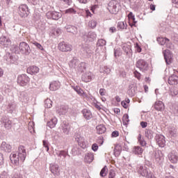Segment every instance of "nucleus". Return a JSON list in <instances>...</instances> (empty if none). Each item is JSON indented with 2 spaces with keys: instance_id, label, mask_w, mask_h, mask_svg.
I'll use <instances>...</instances> for the list:
<instances>
[{
  "instance_id": "nucleus-39",
  "label": "nucleus",
  "mask_w": 178,
  "mask_h": 178,
  "mask_svg": "<svg viewBox=\"0 0 178 178\" xmlns=\"http://www.w3.org/2000/svg\"><path fill=\"white\" fill-rule=\"evenodd\" d=\"M56 154L57 156H59V158H62V156H63V158L65 159L67 156V152L65 150L58 151Z\"/></svg>"
},
{
  "instance_id": "nucleus-43",
  "label": "nucleus",
  "mask_w": 178,
  "mask_h": 178,
  "mask_svg": "<svg viewBox=\"0 0 178 178\" xmlns=\"http://www.w3.org/2000/svg\"><path fill=\"white\" fill-rule=\"evenodd\" d=\"M45 108H52V101L50 99H47L44 101Z\"/></svg>"
},
{
  "instance_id": "nucleus-22",
  "label": "nucleus",
  "mask_w": 178,
  "mask_h": 178,
  "mask_svg": "<svg viewBox=\"0 0 178 178\" xmlns=\"http://www.w3.org/2000/svg\"><path fill=\"white\" fill-rule=\"evenodd\" d=\"M69 107L67 106L62 105L57 110V113L59 115H66L67 113V110Z\"/></svg>"
},
{
  "instance_id": "nucleus-26",
  "label": "nucleus",
  "mask_w": 178,
  "mask_h": 178,
  "mask_svg": "<svg viewBox=\"0 0 178 178\" xmlns=\"http://www.w3.org/2000/svg\"><path fill=\"white\" fill-rule=\"evenodd\" d=\"M59 170V165L58 164L51 163L50 164V171L53 175H57L58 172Z\"/></svg>"
},
{
  "instance_id": "nucleus-2",
  "label": "nucleus",
  "mask_w": 178,
  "mask_h": 178,
  "mask_svg": "<svg viewBox=\"0 0 178 178\" xmlns=\"http://www.w3.org/2000/svg\"><path fill=\"white\" fill-rule=\"evenodd\" d=\"M71 69H74L76 72H83L86 70V63H80V60L76 58H74L69 63Z\"/></svg>"
},
{
  "instance_id": "nucleus-52",
  "label": "nucleus",
  "mask_w": 178,
  "mask_h": 178,
  "mask_svg": "<svg viewBox=\"0 0 178 178\" xmlns=\"http://www.w3.org/2000/svg\"><path fill=\"white\" fill-rule=\"evenodd\" d=\"M134 76L136 79H138V80H140V79H141V74H140V72H138L137 70L134 72Z\"/></svg>"
},
{
  "instance_id": "nucleus-63",
  "label": "nucleus",
  "mask_w": 178,
  "mask_h": 178,
  "mask_svg": "<svg viewBox=\"0 0 178 178\" xmlns=\"http://www.w3.org/2000/svg\"><path fill=\"white\" fill-rule=\"evenodd\" d=\"M104 72L106 73L107 74L108 73H111V69L108 68L107 67H104Z\"/></svg>"
},
{
  "instance_id": "nucleus-11",
  "label": "nucleus",
  "mask_w": 178,
  "mask_h": 178,
  "mask_svg": "<svg viewBox=\"0 0 178 178\" xmlns=\"http://www.w3.org/2000/svg\"><path fill=\"white\" fill-rule=\"evenodd\" d=\"M164 59L167 65H170L173 62V54L169 50H165L163 51Z\"/></svg>"
},
{
  "instance_id": "nucleus-28",
  "label": "nucleus",
  "mask_w": 178,
  "mask_h": 178,
  "mask_svg": "<svg viewBox=\"0 0 178 178\" xmlns=\"http://www.w3.org/2000/svg\"><path fill=\"white\" fill-rule=\"evenodd\" d=\"M56 123H58V119L56 118H53L50 121L47 122V126L50 129H54L56 126Z\"/></svg>"
},
{
  "instance_id": "nucleus-10",
  "label": "nucleus",
  "mask_w": 178,
  "mask_h": 178,
  "mask_svg": "<svg viewBox=\"0 0 178 178\" xmlns=\"http://www.w3.org/2000/svg\"><path fill=\"white\" fill-rule=\"evenodd\" d=\"M46 16L47 19H52L53 20H59L62 17V13L56 11H49Z\"/></svg>"
},
{
  "instance_id": "nucleus-13",
  "label": "nucleus",
  "mask_w": 178,
  "mask_h": 178,
  "mask_svg": "<svg viewBox=\"0 0 178 178\" xmlns=\"http://www.w3.org/2000/svg\"><path fill=\"white\" fill-rule=\"evenodd\" d=\"M1 122L7 130H10V129H12V120L7 117H3Z\"/></svg>"
},
{
  "instance_id": "nucleus-32",
  "label": "nucleus",
  "mask_w": 178,
  "mask_h": 178,
  "mask_svg": "<svg viewBox=\"0 0 178 178\" xmlns=\"http://www.w3.org/2000/svg\"><path fill=\"white\" fill-rule=\"evenodd\" d=\"M145 136L148 140H152L154 138V132L150 129H145Z\"/></svg>"
},
{
  "instance_id": "nucleus-38",
  "label": "nucleus",
  "mask_w": 178,
  "mask_h": 178,
  "mask_svg": "<svg viewBox=\"0 0 178 178\" xmlns=\"http://www.w3.org/2000/svg\"><path fill=\"white\" fill-rule=\"evenodd\" d=\"M118 29L119 30H124L127 29V24L125 22H120L118 23Z\"/></svg>"
},
{
  "instance_id": "nucleus-57",
  "label": "nucleus",
  "mask_w": 178,
  "mask_h": 178,
  "mask_svg": "<svg viewBox=\"0 0 178 178\" xmlns=\"http://www.w3.org/2000/svg\"><path fill=\"white\" fill-rule=\"evenodd\" d=\"M135 48H136V51H137V52H141V47H140V45H138V43L136 44Z\"/></svg>"
},
{
  "instance_id": "nucleus-34",
  "label": "nucleus",
  "mask_w": 178,
  "mask_h": 178,
  "mask_svg": "<svg viewBox=\"0 0 178 178\" xmlns=\"http://www.w3.org/2000/svg\"><path fill=\"white\" fill-rule=\"evenodd\" d=\"M143 148L140 146H135L133 152L135 155H141L143 154Z\"/></svg>"
},
{
  "instance_id": "nucleus-6",
  "label": "nucleus",
  "mask_w": 178,
  "mask_h": 178,
  "mask_svg": "<svg viewBox=\"0 0 178 178\" xmlns=\"http://www.w3.org/2000/svg\"><path fill=\"white\" fill-rule=\"evenodd\" d=\"M18 13L21 17H27L30 15L29 7L26 4H22L18 8Z\"/></svg>"
},
{
  "instance_id": "nucleus-27",
  "label": "nucleus",
  "mask_w": 178,
  "mask_h": 178,
  "mask_svg": "<svg viewBox=\"0 0 178 178\" xmlns=\"http://www.w3.org/2000/svg\"><path fill=\"white\" fill-rule=\"evenodd\" d=\"M84 159L86 163H91V162L94 161V154H92V153H86Z\"/></svg>"
},
{
  "instance_id": "nucleus-35",
  "label": "nucleus",
  "mask_w": 178,
  "mask_h": 178,
  "mask_svg": "<svg viewBox=\"0 0 178 178\" xmlns=\"http://www.w3.org/2000/svg\"><path fill=\"white\" fill-rule=\"evenodd\" d=\"M20 98L23 102H27L30 99L29 95L26 92H22L20 94Z\"/></svg>"
},
{
  "instance_id": "nucleus-50",
  "label": "nucleus",
  "mask_w": 178,
  "mask_h": 178,
  "mask_svg": "<svg viewBox=\"0 0 178 178\" xmlns=\"http://www.w3.org/2000/svg\"><path fill=\"white\" fill-rule=\"evenodd\" d=\"M65 13H68V14H73V15H76V10H74L73 8H69V9H67L65 10Z\"/></svg>"
},
{
  "instance_id": "nucleus-14",
  "label": "nucleus",
  "mask_w": 178,
  "mask_h": 178,
  "mask_svg": "<svg viewBox=\"0 0 178 178\" xmlns=\"http://www.w3.org/2000/svg\"><path fill=\"white\" fill-rule=\"evenodd\" d=\"M159 147L163 148L166 144V140H165V136L163 135H156L155 138Z\"/></svg>"
},
{
  "instance_id": "nucleus-33",
  "label": "nucleus",
  "mask_w": 178,
  "mask_h": 178,
  "mask_svg": "<svg viewBox=\"0 0 178 178\" xmlns=\"http://www.w3.org/2000/svg\"><path fill=\"white\" fill-rule=\"evenodd\" d=\"M87 38L88 41L92 42L97 38V34H95V32L90 31L88 33Z\"/></svg>"
},
{
  "instance_id": "nucleus-46",
  "label": "nucleus",
  "mask_w": 178,
  "mask_h": 178,
  "mask_svg": "<svg viewBox=\"0 0 178 178\" xmlns=\"http://www.w3.org/2000/svg\"><path fill=\"white\" fill-rule=\"evenodd\" d=\"M40 19H41V15H40V13H35L33 14V20H35V22H38V20H40Z\"/></svg>"
},
{
  "instance_id": "nucleus-25",
  "label": "nucleus",
  "mask_w": 178,
  "mask_h": 178,
  "mask_svg": "<svg viewBox=\"0 0 178 178\" xmlns=\"http://www.w3.org/2000/svg\"><path fill=\"white\" fill-rule=\"evenodd\" d=\"M65 29L67 30V33H72V34L77 33V28L74 26L67 25L65 26Z\"/></svg>"
},
{
  "instance_id": "nucleus-47",
  "label": "nucleus",
  "mask_w": 178,
  "mask_h": 178,
  "mask_svg": "<svg viewBox=\"0 0 178 178\" xmlns=\"http://www.w3.org/2000/svg\"><path fill=\"white\" fill-rule=\"evenodd\" d=\"M89 26L90 27H91L92 29H95V27H97V21L95 20H91L89 22Z\"/></svg>"
},
{
  "instance_id": "nucleus-37",
  "label": "nucleus",
  "mask_w": 178,
  "mask_h": 178,
  "mask_svg": "<svg viewBox=\"0 0 178 178\" xmlns=\"http://www.w3.org/2000/svg\"><path fill=\"white\" fill-rule=\"evenodd\" d=\"M76 141L83 148H86V145H84V138L81 136H77L76 138Z\"/></svg>"
},
{
  "instance_id": "nucleus-15",
  "label": "nucleus",
  "mask_w": 178,
  "mask_h": 178,
  "mask_svg": "<svg viewBox=\"0 0 178 178\" xmlns=\"http://www.w3.org/2000/svg\"><path fill=\"white\" fill-rule=\"evenodd\" d=\"M60 129L64 134H69V132L70 131V124H69V122L64 121L60 124Z\"/></svg>"
},
{
  "instance_id": "nucleus-53",
  "label": "nucleus",
  "mask_w": 178,
  "mask_h": 178,
  "mask_svg": "<svg viewBox=\"0 0 178 178\" xmlns=\"http://www.w3.org/2000/svg\"><path fill=\"white\" fill-rule=\"evenodd\" d=\"M92 151H94L95 152L96 151H98V145L97 143H94L92 145Z\"/></svg>"
},
{
  "instance_id": "nucleus-55",
  "label": "nucleus",
  "mask_w": 178,
  "mask_h": 178,
  "mask_svg": "<svg viewBox=\"0 0 178 178\" xmlns=\"http://www.w3.org/2000/svg\"><path fill=\"white\" fill-rule=\"evenodd\" d=\"M131 20L133 22L132 24L129 23V25L131 26V27H133V26H136V23H137V21H136V17H132V19Z\"/></svg>"
},
{
  "instance_id": "nucleus-54",
  "label": "nucleus",
  "mask_w": 178,
  "mask_h": 178,
  "mask_svg": "<svg viewBox=\"0 0 178 178\" xmlns=\"http://www.w3.org/2000/svg\"><path fill=\"white\" fill-rule=\"evenodd\" d=\"M99 94H100V95H102V96L106 95V90H105L104 88H101V89L99 90Z\"/></svg>"
},
{
  "instance_id": "nucleus-36",
  "label": "nucleus",
  "mask_w": 178,
  "mask_h": 178,
  "mask_svg": "<svg viewBox=\"0 0 178 178\" xmlns=\"http://www.w3.org/2000/svg\"><path fill=\"white\" fill-rule=\"evenodd\" d=\"M157 42H159V44H160V45H165V44L170 42V40L166 38H158Z\"/></svg>"
},
{
  "instance_id": "nucleus-9",
  "label": "nucleus",
  "mask_w": 178,
  "mask_h": 178,
  "mask_svg": "<svg viewBox=\"0 0 178 178\" xmlns=\"http://www.w3.org/2000/svg\"><path fill=\"white\" fill-rule=\"evenodd\" d=\"M136 66L140 69L141 72H147V70H148V63L143 59L138 60L136 62Z\"/></svg>"
},
{
  "instance_id": "nucleus-8",
  "label": "nucleus",
  "mask_w": 178,
  "mask_h": 178,
  "mask_svg": "<svg viewBox=\"0 0 178 178\" xmlns=\"http://www.w3.org/2000/svg\"><path fill=\"white\" fill-rule=\"evenodd\" d=\"M58 49L61 51V52H69L72 51V45L63 41L58 44Z\"/></svg>"
},
{
  "instance_id": "nucleus-20",
  "label": "nucleus",
  "mask_w": 178,
  "mask_h": 178,
  "mask_svg": "<svg viewBox=\"0 0 178 178\" xmlns=\"http://www.w3.org/2000/svg\"><path fill=\"white\" fill-rule=\"evenodd\" d=\"M168 159L171 163H177L178 156L175 152H172L168 154Z\"/></svg>"
},
{
  "instance_id": "nucleus-31",
  "label": "nucleus",
  "mask_w": 178,
  "mask_h": 178,
  "mask_svg": "<svg viewBox=\"0 0 178 178\" xmlns=\"http://www.w3.org/2000/svg\"><path fill=\"white\" fill-rule=\"evenodd\" d=\"M155 159L157 162H159L160 161H162L163 159V154H162V152L161 150H158L155 152Z\"/></svg>"
},
{
  "instance_id": "nucleus-40",
  "label": "nucleus",
  "mask_w": 178,
  "mask_h": 178,
  "mask_svg": "<svg viewBox=\"0 0 178 178\" xmlns=\"http://www.w3.org/2000/svg\"><path fill=\"white\" fill-rule=\"evenodd\" d=\"M138 143L142 147H145L147 145V142H145V140H144V138L141 137V134L138 135Z\"/></svg>"
},
{
  "instance_id": "nucleus-41",
  "label": "nucleus",
  "mask_w": 178,
  "mask_h": 178,
  "mask_svg": "<svg viewBox=\"0 0 178 178\" xmlns=\"http://www.w3.org/2000/svg\"><path fill=\"white\" fill-rule=\"evenodd\" d=\"M106 175H108V167H106V165L102 169V170L100 172V176L102 177H105V176H106Z\"/></svg>"
},
{
  "instance_id": "nucleus-64",
  "label": "nucleus",
  "mask_w": 178,
  "mask_h": 178,
  "mask_svg": "<svg viewBox=\"0 0 178 178\" xmlns=\"http://www.w3.org/2000/svg\"><path fill=\"white\" fill-rule=\"evenodd\" d=\"M109 31L111 32V33H116V28H115V26H113V27H111Z\"/></svg>"
},
{
  "instance_id": "nucleus-4",
  "label": "nucleus",
  "mask_w": 178,
  "mask_h": 178,
  "mask_svg": "<svg viewBox=\"0 0 178 178\" xmlns=\"http://www.w3.org/2000/svg\"><path fill=\"white\" fill-rule=\"evenodd\" d=\"M137 172L140 175V176H143V177L156 178L146 166L139 165L137 168Z\"/></svg>"
},
{
  "instance_id": "nucleus-17",
  "label": "nucleus",
  "mask_w": 178,
  "mask_h": 178,
  "mask_svg": "<svg viewBox=\"0 0 178 178\" xmlns=\"http://www.w3.org/2000/svg\"><path fill=\"white\" fill-rule=\"evenodd\" d=\"M0 44L3 47H10V44H12V42L10 41V39L6 38V36H1L0 38Z\"/></svg>"
},
{
  "instance_id": "nucleus-19",
  "label": "nucleus",
  "mask_w": 178,
  "mask_h": 178,
  "mask_svg": "<svg viewBox=\"0 0 178 178\" xmlns=\"http://www.w3.org/2000/svg\"><path fill=\"white\" fill-rule=\"evenodd\" d=\"M168 84L170 86H177L178 76L176 74H172L168 78Z\"/></svg>"
},
{
  "instance_id": "nucleus-12",
  "label": "nucleus",
  "mask_w": 178,
  "mask_h": 178,
  "mask_svg": "<svg viewBox=\"0 0 178 178\" xmlns=\"http://www.w3.org/2000/svg\"><path fill=\"white\" fill-rule=\"evenodd\" d=\"M94 79V74L91 72H86L82 74L81 79L84 83H90Z\"/></svg>"
},
{
  "instance_id": "nucleus-23",
  "label": "nucleus",
  "mask_w": 178,
  "mask_h": 178,
  "mask_svg": "<svg viewBox=\"0 0 178 178\" xmlns=\"http://www.w3.org/2000/svg\"><path fill=\"white\" fill-rule=\"evenodd\" d=\"M82 113L86 120H90V119L92 118V113H91V111L87 108H84L82 111Z\"/></svg>"
},
{
  "instance_id": "nucleus-56",
  "label": "nucleus",
  "mask_w": 178,
  "mask_h": 178,
  "mask_svg": "<svg viewBox=\"0 0 178 178\" xmlns=\"http://www.w3.org/2000/svg\"><path fill=\"white\" fill-rule=\"evenodd\" d=\"M121 105L122 106H123V108H124L125 109H127V108L129 107V104L126 103V102L122 101L121 102Z\"/></svg>"
},
{
  "instance_id": "nucleus-45",
  "label": "nucleus",
  "mask_w": 178,
  "mask_h": 178,
  "mask_svg": "<svg viewBox=\"0 0 178 178\" xmlns=\"http://www.w3.org/2000/svg\"><path fill=\"white\" fill-rule=\"evenodd\" d=\"M42 145L47 152L49 151V143L47 140H43Z\"/></svg>"
},
{
  "instance_id": "nucleus-48",
  "label": "nucleus",
  "mask_w": 178,
  "mask_h": 178,
  "mask_svg": "<svg viewBox=\"0 0 178 178\" xmlns=\"http://www.w3.org/2000/svg\"><path fill=\"white\" fill-rule=\"evenodd\" d=\"M116 177V172H115V170H111L108 174V178H115Z\"/></svg>"
},
{
  "instance_id": "nucleus-3",
  "label": "nucleus",
  "mask_w": 178,
  "mask_h": 178,
  "mask_svg": "<svg viewBox=\"0 0 178 178\" xmlns=\"http://www.w3.org/2000/svg\"><path fill=\"white\" fill-rule=\"evenodd\" d=\"M107 9L112 15H117L120 9V3L118 1L112 0L108 3Z\"/></svg>"
},
{
  "instance_id": "nucleus-16",
  "label": "nucleus",
  "mask_w": 178,
  "mask_h": 178,
  "mask_svg": "<svg viewBox=\"0 0 178 178\" xmlns=\"http://www.w3.org/2000/svg\"><path fill=\"white\" fill-rule=\"evenodd\" d=\"M72 88L76 91L79 97H82L83 98H87L88 97L87 93L84 92V90H83L80 86H72Z\"/></svg>"
},
{
  "instance_id": "nucleus-1",
  "label": "nucleus",
  "mask_w": 178,
  "mask_h": 178,
  "mask_svg": "<svg viewBox=\"0 0 178 178\" xmlns=\"http://www.w3.org/2000/svg\"><path fill=\"white\" fill-rule=\"evenodd\" d=\"M26 149L23 146H19L17 154L13 153L10 154V159L13 165L17 166L19 163H23L26 161Z\"/></svg>"
},
{
  "instance_id": "nucleus-42",
  "label": "nucleus",
  "mask_w": 178,
  "mask_h": 178,
  "mask_svg": "<svg viewBox=\"0 0 178 178\" xmlns=\"http://www.w3.org/2000/svg\"><path fill=\"white\" fill-rule=\"evenodd\" d=\"M170 95L171 97H176L178 95L177 88H172L170 90Z\"/></svg>"
},
{
  "instance_id": "nucleus-44",
  "label": "nucleus",
  "mask_w": 178,
  "mask_h": 178,
  "mask_svg": "<svg viewBox=\"0 0 178 178\" xmlns=\"http://www.w3.org/2000/svg\"><path fill=\"white\" fill-rule=\"evenodd\" d=\"M104 45H106V40L104 39H99L97 42V47H104Z\"/></svg>"
},
{
  "instance_id": "nucleus-58",
  "label": "nucleus",
  "mask_w": 178,
  "mask_h": 178,
  "mask_svg": "<svg viewBox=\"0 0 178 178\" xmlns=\"http://www.w3.org/2000/svg\"><path fill=\"white\" fill-rule=\"evenodd\" d=\"M111 136H112V137H118L119 131H113Z\"/></svg>"
},
{
  "instance_id": "nucleus-21",
  "label": "nucleus",
  "mask_w": 178,
  "mask_h": 178,
  "mask_svg": "<svg viewBox=\"0 0 178 178\" xmlns=\"http://www.w3.org/2000/svg\"><path fill=\"white\" fill-rule=\"evenodd\" d=\"M154 108L156 111H162L165 109V105L162 101H157L154 104Z\"/></svg>"
},
{
  "instance_id": "nucleus-51",
  "label": "nucleus",
  "mask_w": 178,
  "mask_h": 178,
  "mask_svg": "<svg viewBox=\"0 0 178 178\" xmlns=\"http://www.w3.org/2000/svg\"><path fill=\"white\" fill-rule=\"evenodd\" d=\"M123 121H124V124H126V123H129V122L130 121L129 120V115H127V114L124 115Z\"/></svg>"
},
{
  "instance_id": "nucleus-49",
  "label": "nucleus",
  "mask_w": 178,
  "mask_h": 178,
  "mask_svg": "<svg viewBox=\"0 0 178 178\" xmlns=\"http://www.w3.org/2000/svg\"><path fill=\"white\" fill-rule=\"evenodd\" d=\"M33 44L35 45V47H36V48H38V49H40V51H44V47H42V45H41V44L35 42H33Z\"/></svg>"
},
{
  "instance_id": "nucleus-59",
  "label": "nucleus",
  "mask_w": 178,
  "mask_h": 178,
  "mask_svg": "<svg viewBox=\"0 0 178 178\" xmlns=\"http://www.w3.org/2000/svg\"><path fill=\"white\" fill-rule=\"evenodd\" d=\"M147 124H148L146 122H140V126H141V127H143V129H145V127H147Z\"/></svg>"
},
{
  "instance_id": "nucleus-61",
  "label": "nucleus",
  "mask_w": 178,
  "mask_h": 178,
  "mask_svg": "<svg viewBox=\"0 0 178 178\" xmlns=\"http://www.w3.org/2000/svg\"><path fill=\"white\" fill-rule=\"evenodd\" d=\"M167 48H169L170 49H173V44H170V43L168 42L166 43Z\"/></svg>"
},
{
  "instance_id": "nucleus-30",
  "label": "nucleus",
  "mask_w": 178,
  "mask_h": 178,
  "mask_svg": "<svg viewBox=\"0 0 178 178\" xmlns=\"http://www.w3.org/2000/svg\"><path fill=\"white\" fill-rule=\"evenodd\" d=\"M97 134H104L106 131V128L105 127V125L100 124L98 125L97 127Z\"/></svg>"
},
{
  "instance_id": "nucleus-60",
  "label": "nucleus",
  "mask_w": 178,
  "mask_h": 178,
  "mask_svg": "<svg viewBox=\"0 0 178 178\" xmlns=\"http://www.w3.org/2000/svg\"><path fill=\"white\" fill-rule=\"evenodd\" d=\"M1 165H3V155L0 153V166Z\"/></svg>"
},
{
  "instance_id": "nucleus-62",
  "label": "nucleus",
  "mask_w": 178,
  "mask_h": 178,
  "mask_svg": "<svg viewBox=\"0 0 178 178\" xmlns=\"http://www.w3.org/2000/svg\"><path fill=\"white\" fill-rule=\"evenodd\" d=\"M120 52L116 49H114V56L116 58V56H119Z\"/></svg>"
},
{
  "instance_id": "nucleus-24",
  "label": "nucleus",
  "mask_w": 178,
  "mask_h": 178,
  "mask_svg": "<svg viewBox=\"0 0 178 178\" xmlns=\"http://www.w3.org/2000/svg\"><path fill=\"white\" fill-rule=\"evenodd\" d=\"M40 72V68L37 66H31L27 69V72L29 74H37Z\"/></svg>"
},
{
  "instance_id": "nucleus-29",
  "label": "nucleus",
  "mask_w": 178,
  "mask_h": 178,
  "mask_svg": "<svg viewBox=\"0 0 178 178\" xmlns=\"http://www.w3.org/2000/svg\"><path fill=\"white\" fill-rule=\"evenodd\" d=\"M60 83L59 82L54 81L50 83L49 88L51 91H56V90H59Z\"/></svg>"
},
{
  "instance_id": "nucleus-5",
  "label": "nucleus",
  "mask_w": 178,
  "mask_h": 178,
  "mask_svg": "<svg viewBox=\"0 0 178 178\" xmlns=\"http://www.w3.org/2000/svg\"><path fill=\"white\" fill-rule=\"evenodd\" d=\"M19 50L22 55L29 56L30 54H31V49H30V46L25 42H22L19 43Z\"/></svg>"
},
{
  "instance_id": "nucleus-18",
  "label": "nucleus",
  "mask_w": 178,
  "mask_h": 178,
  "mask_svg": "<svg viewBox=\"0 0 178 178\" xmlns=\"http://www.w3.org/2000/svg\"><path fill=\"white\" fill-rule=\"evenodd\" d=\"M0 149L3 152H11L12 146L6 143V142H3L1 145Z\"/></svg>"
},
{
  "instance_id": "nucleus-7",
  "label": "nucleus",
  "mask_w": 178,
  "mask_h": 178,
  "mask_svg": "<svg viewBox=\"0 0 178 178\" xmlns=\"http://www.w3.org/2000/svg\"><path fill=\"white\" fill-rule=\"evenodd\" d=\"M17 83L21 86L22 87H24L30 83V78L26 74H21L18 76L17 78Z\"/></svg>"
}]
</instances>
